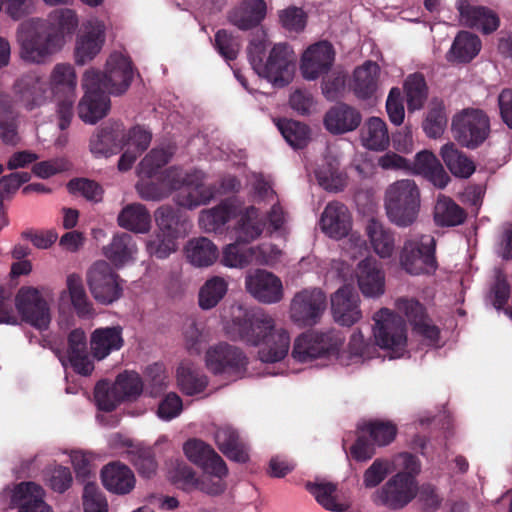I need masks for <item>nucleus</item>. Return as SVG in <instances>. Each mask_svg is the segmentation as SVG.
<instances>
[{"instance_id": "obj_1", "label": "nucleus", "mask_w": 512, "mask_h": 512, "mask_svg": "<svg viewBox=\"0 0 512 512\" xmlns=\"http://www.w3.org/2000/svg\"><path fill=\"white\" fill-rule=\"evenodd\" d=\"M74 11L62 9L54 12L48 20H35L19 35L21 57L31 63H43L59 51L77 27Z\"/></svg>"}, {"instance_id": "obj_2", "label": "nucleus", "mask_w": 512, "mask_h": 512, "mask_svg": "<svg viewBox=\"0 0 512 512\" xmlns=\"http://www.w3.org/2000/svg\"><path fill=\"white\" fill-rule=\"evenodd\" d=\"M76 86L74 67L68 63H58L53 67L48 82L35 80L27 89L19 92V100L26 109L32 110L44 105L54 96L63 98L57 108L59 127L63 130L68 127L73 115Z\"/></svg>"}, {"instance_id": "obj_3", "label": "nucleus", "mask_w": 512, "mask_h": 512, "mask_svg": "<svg viewBox=\"0 0 512 512\" xmlns=\"http://www.w3.org/2000/svg\"><path fill=\"white\" fill-rule=\"evenodd\" d=\"M233 329L241 341L260 346L259 359L264 363L283 360L290 348V336L284 328H277L274 319L262 311L247 312L233 320Z\"/></svg>"}, {"instance_id": "obj_4", "label": "nucleus", "mask_w": 512, "mask_h": 512, "mask_svg": "<svg viewBox=\"0 0 512 512\" xmlns=\"http://www.w3.org/2000/svg\"><path fill=\"white\" fill-rule=\"evenodd\" d=\"M375 325L373 336L375 344L365 341L361 331L354 332L348 344L353 356L372 358L376 346L390 351L391 358H400L406 352L407 330L404 319L387 308H382L374 314Z\"/></svg>"}, {"instance_id": "obj_5", "label": "nucleus", "mask_w": 512, "mask_h": 512, "mask_svg": "<svg viewBox=\"0 0 512 512\" xmlns=\"http://www.w3.org/2000/svg\"><path fill=\"white\" fill-rule=\"evenodd\" d=\"M268 46L269 40L264 32L253 39L249 46L250 63L258 76L265 78L273 86L283 87L293 79V50L286 44H276L270 50L266 62H263Z\"/></svg>"}, {"instance_id": "obj_6", "label": "nucleus", "mask_w": 512, "mask_h": 512, "mask_svg": "<svg viewBox=\"0 0 512 512\" xmlns=\"http://www.w3.org/2000/svg\"><path fill=\"white\" fill-rule=\"evenodd\" d=\"M385 209L390 221L407 224L415 221L420 210V191L413 180L402 179L388 186Z\"/></svg>"}, {"instance_id": "obj_7", "label": "nucleus", "mask_w": 512, "mask_h": 512, "mask_svg": "<svg viewBox=\"0 0 512 512\" xmlns=\"http://www.w3.org/2000/svg\"><path fill=\"white\" fill-rule=\"evenodd\" d=\"M204 175L199 171L184 174L172 168L166 171L162 185L166 192L178 191L176 201L180 206L192 208L206 203L213 196V191L203 182Z\"/></svg>"}, {"instance_id": "obj_8", "label": "nucleus", "mask_w": 512, "mask_h": 512, "mask_svg": "<svg viewBox=\"0 0 512 512\" xmlns=\"http://www.w3.org/2000/svg\"><path fill=\"white\" fill-rule=\"evenodd\" d=\"M400 265L411 275L433 274L438 268L436 240L431 235L405 241L400 252Z\"/></svg>"}, {"instance_id": "obj_9", "label": "nucleus", "mask_w": 512, "mask_h": 512, "mask_svg": "<svg viewBox=\"0 0 512 512\" xmlns=\"http://www.w3.org/2000/svg\"><path fill=\"white\" fill-rule=\"evenodd\" d=\"M451 130L462 146L476 148L489 136L490 120L483 110L466 108L454 115Z\"/></svg>"}, {"instance_id": "obj_10", "label": "nucleus", "mask_w": 512, "mask_h": 512, "mask_svg": "<svg viewBox=\"0 0 512 512\" xmlns=\"http://www.w3.org/2000/svg\"><path fill=\"white\" fill-rule=\"evenodd\" d=\"M84 96L78 105V115L87 124H95L110 110L109 94L100 88L98 74L94 68L85 71L82 79Z\"/></svg>"}, {"instance_id": "obj_11", "label": "nucleus", "mask_w": 512, "mask_h": 512, "mask_svg": "<svg viewBox=\"0 0 512 512\" xmlns=\"http://www.w3.org/2000/svg\"><path fill=\"white\" fill-rule=\"evenodd\" d=\"M208 370L214 375L242 378L247 371L248 358L244 352L228 343L211 346L205 354Z\"/></svg>"}, {"instance_id": "obj_12", "label": "nucleus", "mask_w": 512, "mask_h": 512, "mask_svg": "<svg viewBox=\"0 0 512 512\" xmlns=\"http://www.w3.org/2000/svg\"><path fill=\"white\" fill-rule=\"evenodd\" d=\"M342 343L343 338L334 330L303 333L295 340L292 356L299 362H308L336 352Z\"/></svg>"}, {"instance_id": "obj_13", "label": "nucleus", "mask_w": 512, "mask_h": 512, "mask_svg": "<svg viewBox=\"0 0 512 512\" xmlns=\"http://www.w3.org/2000/svg\"><path fill=\"white\" fill-rule=\"evenodd\" d=\"M418 484L411 473L398 472L374 493V502L390 510H400L417 495Z\"/></svg>"}, {"instance_id": "obj_14", "label": "nucleus", "mask_w": 512, "mask_h": 512, "mask_svg": "<svg viewBox=\"0 0 512 512\" xmlns=\"http://www.w3.org/2000/svg\"><path fill=\"white\" fill-rule=\"evenodd\" d=\"M106 41V25L103 20L91 17L81 24L76 35L74 59L78 65L92 61L102 50Z\"/></svg>"}, {"instance_id": "obj_15", "label": "nucleus", "mask_w": 512, "mask_h": 512, "mask_svg": "<svg viewBox=\"0 0 512 512\" xmlns=\"http://www.w3.org/2000/svg\"><path fill=\"white\" fill-rule=\"evenodd\" d=\"M100 88L108 94L120 95L130 86L134 71L131 60L121 52L111 53L105 63L104 73L96 70Z\"/></svg>"}, {"instance_id": "obj_16", "label": "nucleus", "mask_w": 512, "mask_h": 512, "mask_svg": "<svg viewBox=\"0 0 512 512\" xmlns=\"http://www.w3.org/2000/svg\"><path fill=\"white\" fill-rule=\"evenodd\" d=\"M87 281L94 299L101 304H111L122 296L120 278L105 261L93 264L88 271Z\"/></svg>"}, {"instance_id": "obj_17", "label": "nucleus", "mask_w": 512, "mask_h": 512, "mask_svg": "<svg viewBox=\"0 0 512 512\" xmlns=\"http://www.w3.org/2000/svg\"><path fill=\"white\" fill-rule=\"evenodd\" d=\"M326 307L327 297L320 288L303 289L292 299L290 316L298 325L313 326L320 320Z\"/></svg>"}, {"instance_id": "obj_18", "label": "nucleus", "mask_w": 512, "mask_h": 512, "mask_svg": "<svg viewBox=\"0 0 512 512\" xmlns=\"http://www.w3.org/2000/svg\"><path fill=\"white\" fill-rule=\"evenodd\" d=\"M16 307L22 319L33 327L47 329L51 317L48 303L34 287H22L16 296Z\"/></svg>"}, {"instance_id": "obj_19", "label": "nucleus", "mask_w": 512, "mask_h": 512, "mask_svg": "<svg viewBox=\"0 0 512 512\" xmlns=\"http://www.w3.org/2000/svg\"><path fill=\"white\" fill-rule=\"evenodd\" d=\"M334 60L335 51L329 42L314 43L308 46L301 55V75L308 81L316 80L329 72Z\"/></svg>"}, {"instance_id": "obj_20", "label": "nucleus", "mask_w": 512, "mask_h": 512, "mask_svg": "<svg viewBox=\"0 0 512 512\" xmlns=\"http://www.w3.org/2000/svg\"><path fill=\"white\" fill-rule=\"evenodd\" d=\"M360 297L351 285H343L331 296V311L336 323L351 327L362 318Z\"/></svg>"}, {"instance_id": "obj_21", "label": "nucleus", "mask_w": 512, "mask_h": 512, "mask_svg": "<svg viewBox=\"0 0 512 512\" xmlns=\"http://www.w3.org/2000/svg\"><path fill=\"white\" fill-rule=\"evenodd\" d=\"M183 451L185 456L201 467L206 474L227 476L228 468L225 461L204 441L196 438L189 439L184 443Z\"/></svg>"}, {"instance_id": "obj_22", "label": "nucleus", "mask_w": 512, "mask_h": 512, "mask_svg": "<svg viewBox=\"0 0 512 512\" xmlns=\"http://www.w3.org/2000/svg\"><path fill=\"white\" fill-rule=\"evenodd\" d=\"M380 76V66L374 61H365L354 69L349 82L350 90L359 100H375L380 89Z\"/></svg>"}, {"instance_id": "obj_23", "label": "nucleus", "mask_w": 512, "mask_h": 512, "mask_svg": "<svg viewBox=\"0 0 512 512\" xmlns=\"http://www.w3.org/2000/svg\"><path fill=\"white\" fill-rule=\"evenodd\" d=\"M247 291L259 302L272 304L283 298V285L272 272L258 269L246 277Z\"/></svg>"}, {"instance_id": "obj_24", "label": "nucleus", "mask_w": 512, "mask_h": 512, "mask_svg": "<svg viewBox=\"0 0 512 512\" xmlns=\"http://www.w3.org/2000/svg\"><path fill=\"white\" fill-rule=\"evenodd\" d=\"M257 218L258 210L255 207L244 206L240 202L233 200L203 212L201 221L203 224H226L227 222L250 224Z\"/></svg>"}, {"instance_id": "obj_25", "label": "nucleus", "mask_w": 512, "mask_h": 512, "mask_svg": "<svg viewBox=\"0 0 512 512\" xmlns=\"http://www.w3.org/2000/svg\"><path fill=\"white\" fill-rule=\"evenodd\" d=\"M44 491L34 482H21L12 492L11 504L18 512H53L43 499Z\"/></svg>"}, {"instance_id": "obj_26", "label": "nucleus", "mask_w": 512, "mask_h": 512, "mask_svg": "<svg viewBox=\"0 0 512 512\" xmlns=\"http://www.w3.org/2000/svg\"><path fill=\"white\" fill-rule=\"evenodd\" d=\"M457 8L460 21L466 26L476 27L486 34L499 27V17L489 8L470 5L466 0H458Z\"/></svg>"}, {"instance_id": "obj_27", "label": "nucleus", "mask_w": 512, "mask_h": 512, "mask_svg": "<svg viewBox=\"0 0 512 512\" xmlns=\"http://www.w3.org/2000/svg\"><path fill=\"white\" fill-rule=\"evenodd\" d=\"M103 486L117 495L130 493L135 487L133 471L120 461H114L105 465L101 470Z\"/></svg>"}, {"instance_id": "obj_28", "label": "nucleus", "mask_w": 512, "mask_h": 512, "mask_svg": "<svg viewBox=\"0 0 512 512\" xmlns=\"http://www.w3.org/2000/svg\"><path fill=\"white\" fill-rule=\"evenodd\" d=\"M357 280L364 296L378 297L384 293L385 276L375 259L366 258L360 261Z\"/></svg>"}, {"instance_id": "obj_29", "label": "nucleus", "mask_w": 512, "mask_h": 512, "mask_svg": "<svg viewBox=\"0 0 512 512\" xmlns=\"http://www.w3.org/2000/svg\"><path fill=\"white\" fill-rule=\"evenodd\" d=\"M361 121L362 116L357 109L341 104L326 113L324 124L332 134H344L357 129Z\"/></svg>"}, {"instance_id": "obj_30", "label": "nucleus", "mask_w": 512, "mask_h": 512, "mask_svg": "<svg viewBox=\"0 0 512 512\" xmlns=\"http://www.w3.org/2000/svg\"><path fill=\"white\" fill-rule=\"evenodd\" d=\"M264 0H242L231 12L228 19L231 24L242 30L258 25L266 16Z\"/></svg>"}, {"instance_id": "obj_31", "label": "nucleus", "mask_w": 512, "mask_h": 512, "mask_svg": "<svg viewBox=\"0 0 512 512\" xmlns=\"http://www.w3.org/2000/svg\"><path fill=\"white\" fill-rule=\"evenodd\" d=\"M120 125L105 127L92 135L89 143L90 152L97 158H108L121 149L123 139Z\"/></svg>"}, {"instance_id": "obj_32", "label": "nucleus", "mask_w": 512, "mask_h": 512, "mask_svg": "<svg viewBox=\"0 0 512 512\" xmlns=\"http://www.w3.org/2000/svg\"><path fill=\"white\" fill-rule=\"evenodd\" d=\"M124 344L120 326L98 328L93 331L90 346L93 356L102 360L111 352L121 349Z\"/></svg>"}, {"instance_id": "obj_33", "label": "nucleus", "mask_w": 512, "mask_h": 512, "mask_svg": "<svg viewBox=\"0 0 512 512\" xmlns=\"http://www.w3.org/2000/svg\"><path fill=\"white\" fill-rule=\"evenodd\" d=\"M215 442L228 459L237 463H246L249 460L248 449L234 428H218L215 432Z\"/></svg>"}, {"instance_id": "obj_34", "label": "nucleus", "mask_w": 512, "mask_h": 512, "mask_svg": "<svg viewBox=\"0 0 512 512\" xmlns=\"http://www.w3.org/2000/svg\"><path fill=\"white\" fill-rule=\"evenodd\" d=\"M411 169L414 173L426 177L438 188L446 187L450 179L437 157L428 150L416 154Z\"/></svg>"}, {"instance_id": "obj_35", "label": "nucleus", "mask_w": 512, "mask_h": 512, "mask_svg": "<svg viewBox=\"0 0 512 512\" xmlns=\"http://www.w3.org/2000/svg\"><path fill=\"white\" fill-rule=\"evenodd\" d=\"M180 235L178 226H157L147 241V249L151 255L164 259L177 250Z\"/></svg>"}, {"instance_id": "obj_36", "label": "nucleus", "mask_w": 512, "mask_h": 512, "mask_svg": "<svg viewBox=\"0 0 512 512\" xmlns=\"http://www.w3.org/2000/svg\"><path fill=\"white\" fill-rule=\"evenodd\" d=\"M360 140L362 145L373 151H383L390 143L388 128L384 120L379 117H370L364 123Z\"/></svg>"}, {"instance_id": "obj_37", "label": "nucleus", "mask_w": 512, "mask_h": 512, "mask_svg": "<svg viewBox=\"0 0 512 512\" xmlns=\"http://www.w3.org/2000/svg\"><path fill=\"white\" fill-rule=\"evenodd\" d=\"M136 253V243L133 240V236L129 233L115 235L111 244L104 247L105 256L116 267H122L132 261Z\"/></svg>"}, {"instance_id": "obj_38", "label": "nucleus", "mask_w": 512, "mask_h": 512, "mask_svg": "<svg viewBox=\"0 0 512 512\" xmlns=\"http://www.w3.org/2000/svg\"><path fill=\"white\" fill-rule=\"evenodd\" d=\"M189 262L196 267H209L218 259L217 246L208 238L190 240L186 247Z\"/></svg>"}, {"instance_id": "obj_39", "label": "nucleus", "mask_w": 512, "mask_h": 512, "mask_svg": "<svg viewBox=\"0 0 512 512\" xmlns=\"http://www.w3.org/2000/svg\"><path fill=\"white\" fill-rule=\"evenodd\" d=\"M481 50V41L478 36L462 31L455 37L449 53L448 61L469 62Z\"/></svg>"}, {"instance_id": "obj_40", "label": "nucleus", "mask_w": 512, "mask_h": 512, "mask_svg": "<svg viewBox=\"0 0 512 512\" xmlns=\"http://www.w3.org/2000/svg\"><path fill=\"white\" fill-rule=\"evenodd\" d=\"M335 158L327 157L315 171L316 178L321 187L328 191H341L347 184V176L341 172Z\"/></svg>"}, {"instance_id": "obj_41", "label": "nucleus", "mask_w": 512, "mask_h": 512, "mask_svg": "<svg viewBox=\"0 0 512 512\" xmlns=\"http://www.w3.org/2000/svg\"><path fill=\"white\" fill-rule=\"evenodd\" d=\"M16 118L14 101L8 94L0 92V138L7 144L18 141Z\"/></svg>"}, {"instance_id": "obj_42", "label": "nucleus", "mask_w": 512, "mask_h": 512, "mask_svg": "<svg viewBox=\"0 0 512 512\" xmlns=\"http://www.w3.org/2000/svg\"><path fill=\"white\" fill-rule=\"evenodd\" d=\"M440 154L448 169L456 177L468 178L475 171L474 163L452 143L442 146Z\"/></svg>"}, {"instance_id": "obj_43", "label": "nucleus", "mask_w": 512, "mask_h": 512, "mask_svg": "<svg viewBox=\"0 0 512 512\" xmlns=\"http://www.w3.org/2000/svg\"><path fill=\"white\" fill-rule=\"evenodd\" d=\"M177 382L184 394L194 396L206 389L208 378L202 371L181 364L177 368Z\"/></svg>"}, {"instance_id": "obj_44", "label": "nucleus", "mask_w": 512, "mask_h": 512, "mask_svg": "<svg viewBox=\"0 0 512 512\" xmlns=\"http://www.w3.org/2000/svg\"><path fill=\"white\" fill-rule=\"evenodd\" d=\"M228 290V283L220 276H213L205 281L199 290V306L204 310H209L218 305L224 298Z\"/></svg>"}, {"instance_id": "obj_45", "label": "nucleus", "mask_w": 512, "mask_h": 512, "mask_svg": "<svg viewBox=\"0 0 512 512\" xmlns=\"http://www.w3.org/2000/svg\"><path fill=\"white\" fill-rule=\"evenodd\" d=\"M67 289L76 314L79 317H89L93 314V306L89 301L81 276L71 274L67 277Z\"/></svg>"}, {"instance_id": "obj_46", "label": "nucleus", "mask_w": 512, "mask_h": 512, "mask_svg": "<svg viewBox=\"0 0 512 512\" xmlns=\"http://www.w3.org/2000/svg\"><path fill=\"white\" fill-rule=\"evenodd\" d=\"M305 487L325 509L334 512H343L346 509L344 504L336 501L335 492L337 487L335 484L331 482H307Z\"/></svg>"}, {"instance_id": "obj_47", "label": "nucleus", "mask_w": 512, "mask_h": 512, "mask_svg": "<svg viewBox=\"0 0 512 512\" xmlns=\"http://www.w3.org/2000/svg\"><path fill=\"white\" fill-rule=\"evenodd\" d=\"M404 92L408 110H420L427 99V86L421 74L409 75L404 82Z\"/></svg>"}, {"instance_id": "obj_48", "label": "nucleus", "mask_w": 512, "mask_h": 512, "mask_svg": "<svg viewBox=\"0 0 512 512\" xmlns=\"http://www.w3.org/2000/svg\"><path fill=\"white\" fill-rule=\"evenodd\" d=\"M254 247L244 248L238 243H230L222 253L221 263L226 267L244 268L254 262Z\"/></svg>"}, {"instance_id": "obj_49", "label": "nucleus", "mask_w": 512, "mask_h": 512, "mask_svg": "<svg viewBox=\"0 0 512 512\" xmlns=\"http://www.w3.org/2000/svg\"><path fill=\"white\" fill-rule=\"evenodd\" d=\"M276 126L287 143L293 148H302L309 141V130L306 125L289 119L276 121Z\"/></svg>"}, {"instance_id": "obj_50", "label": "nucleus", "mask_w": 512, "mask_h": 512, "mask_svg": "<svg viewBox=\"0 0 512 512\" xmlns=\"http://www.w3.org/2000/svg\"><path fill=\"white\" fill-rule=\"evenodd\" d=\"M436 224H463V210L450 198L439 196L434 209Z\"/></svg>"}, {"instance_id": "obj_51", "label": "nucleus", "mask_w": 512, "mask_h": 512, "mask_svg": "<svg viewBox=\"0 0 512 512\" xmlns=\"http://www.w3.org/2000/svg\"><path fill=\"white\" fill-rule=\"evenodd\" d=\"M128 460L138 473L145 478H151L157 470L154 451L149 447H133L128 451Z\"/></svg>"}, {"instance_id": "obj_52", "label": "nucleus", "mask_w": 512, "mask_h": 512, "mask_svg": "<svg viewBox=\"0 0 512 512\" xmlns=\"http://www.w3.org/2000/svg\"><path fill=\"white\" fill-rule=\"evenodd\" d=\"M369 435L371 441L378 446L390 444L397 435V427L389 421H370L361 428Z\"/></svg>"}, {"instance_id": "obj_53", "label": "nucleus", "mask_w": 512, "mask_h": 512, "mask_svg": "<svg viewBox=\"0 0 512 512\" xmlns=\"http://www.w3.org/2000/svg\"><path fill=\"white\" fill-rule=\"evenodd\" d=\"M447 125L445 107L442 102H432L428 111L426 120L423 123V129L430 138L440 137Z\"/></svg>"}, {"instance_id": "obj_54", "label": "nucleus", "mask_w": 512, "mask_h": 512, "mask_svg": "<svg viewBox=\"0 0 512 512\" xmlns=\"http://www.w3.org/2000/svg\"><path fill=\"white\" fill-rule=\"evenodd\" d=\"M367 231L374 251L382 258L391 256L394 238L390 229L385 226H367Z\"/></svg>"}, {"instance_id": "obj_55", "label": "nucleus", "mask_w": 512, "mask_h": 512, "mask_svg": "<svg viewBox=\"0 0 512 512\" xmlns=\"http://www.w3.org/2000/svg\"><path fill=\"white\" fill-rule=\"evenodd\" d=\"M115 389L119 391L124 401L134 400L141 395L143 382L138 373L125 371L117 376Z\"/></svg>"}, {"instance_id": "obj_56", "label": "nucleus", "mask_w": 512, "mask_h": 512, "mask_svg": "<svg viewBox=\"0 0 512 512\" xmlns=\"http://www.w3.org/2000/svg\"><path fill=\"white\" fill-rule=\"evenodd\" d=\"M94 395L98 408L105 412H112L119 404L124 402L119 391L115 389V383L109 386L105 382H98L95 386Z\"/></svg>"}, {"instance_id": "obj_57", "label": "nucleus", "mask_w": 512, "mask_h": 512, "mask_svg": "<svg viewBox=\"0 0 512 512\" xmlns=\"http://www.w3.org/2000/svg\"><path fill=\"white\" fill-rule=\"evenodd\" d=\"M82 499L85 512H108L106 498L95 482L85 484Z\"/></svg>"}, {"instance_id": "obj_58", "label": "nucleus", "mask_w": 512, "mask_h": 512, "mask_svg": "<svg viewBox=\"0 0 512 512\" xmlns=\"http://www.w3.org/2000/svg\"><path fill=\"white\" fill-rule=\"evenodd\" d=\"M173 152L171 149H153L139 164V173L151 177L158 168L165 165Z\"/></svg>"}, {"instance_id": "obj_59", "label": "nucleus", "mask_w": 512, "mask_h": 512, "mask_svg": "<svg viewBox=\"0 0 512 512\" xmlns=\"http://www.w3.org/2000/svg\"><path fill=\"white\" fill-rule=\"evenodd\" d=\"M121 143L122 148H129L141 154L151 142V133L142 127H134L127 134H124Z\"/></svg>"}, {"instance_id": "obj_60", "label": "nucleus", "mask_w": 512, "mask_h": 512, "mask_svg": "<svg viewBox=\"0 0 512 512\" xmlns=\"http://www.w3.org/2000/svg\"><path fill=\"white\" fill-rule=\"evenodd\" d=\"M396 309L403 314L412 327L428 316L422 303L413 298H400L396 301Z\"/></svg>"}, {"instance_id": "obj_61", "label": "nucleus", "mask_w": 512, "mask_h": 512, "mask_svg": "<svg viewBox=\"0 0 512 512\" xmlns=\"http://www.w3.org/2000/svg\"><path fill=\"white\" fill-rule=\"evenodd\" d=\"M182 410L183 402L181 397L175 392H170L159 402L157 415L162 420L170 421L179 416Z\"/></svg>"}, {"instance_id": "obj_62", "label": "nucleus", "mask_w": 512, "mask_h": 512, "mask_svg": "<svg viewBox=\"0 0 512 512\" xmlns=\"http://www.w3.org/2000/svg\"><path fill=\"white\" fill-rule=\"evenodd\" d=\"M68 189L71 193L81 195L87 200L98 202L102 199L103 190L95 182L88 179H75L68 183Z\"/></svg>"}, {"instance_id": "obj_63", "label": "nucleus", "mask_w": 512, "mask_h": 512, "mask_svg": "<svg viewBox=\"0 0 512 512\" xmlns=\"http://www.w3.org/2000/svg\"><path fill=\"white\" fill-rule=\"evenodd\" d=\"M390 463L385 459H375L363 475V484L366 488H375L388 475Z\"/></svg>"}, {"instance_id": "obj_64", "label": "nucleus", "mask_w": 512, "mask_h": 512, "mask_svg": "<svg viewBox=\"0 0 512 512\" xmlns=\"http://www.w3.org/2000/svg\"><path fill=\"white\" fill-rule=\"evenodd\" d=\"M151 217L140 203L125 206L118 215V224H149Z\"/></svg>"}]
</instances>
